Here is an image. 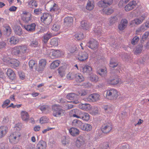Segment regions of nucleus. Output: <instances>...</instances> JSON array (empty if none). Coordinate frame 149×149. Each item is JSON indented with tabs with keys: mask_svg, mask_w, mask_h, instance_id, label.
Listing matches in <instances>:
<instances>
[{
	"mask_svg": "<svg viewBox=\"0 0 149 149\" xmlns=\"http://www.w3.org/2000/svg\"><path fill=\"white\" fill-rule=\"evenodd\" d=\"M149 27V24L146 22L143 25H142L141 27V29L143 30H145Z\"/></svg>",
	"mask_w": 149,
	"mask_h": 149,
	"instance_id": "62",
	"label": "nucleus"
},
{
	"mask_svg": "<svg viewBox=\"0 0 149 149\" xmlns=\"http://www.w3.org/2000/svg\"><path fill=\"white\" fill-rule=\"evenodd\" d=\"M13 29L15 33L17 36H21L23 33L22 29L19 26L15 25L13 28Z\"/></svg>",
	"mask_w": 149,
	"mask_h": 149,
	"instance_id": "28",
	"label": "nucleus"
},
{
	"mask_svg": "<svg viewBox=\"0 0 149 149\" xmlns=\"http://www.w3.org/2000/svg\"><path fill=\"white\" fill-rule=\"evenodd\" d=\"M66 97L68 99L74 100L72 102L74 104H76L79 103L78 100H76L77 98V95L76 94L73 93H68L66 96Z\"/></svg>",
	"mask_w": 149,
	"mask_h": 149,
	"instance_id": "16",
	"label": "nucleus"
},
{
	"mask_svg": "<svg viewBox=\"0 0 149 149\" xmlns=\"http://www.w3.org/2000/svg\"><path fill=\"white\" fill-rule=\"evenodd\" d=\"M19 41V39L18 37L13 36L10 38L9 42L11 45H14L18 44Z\"/></svg>",
	"mask_w": 149,
	"mask_h": 149,
	"instance_id": "30",
	"label": "nucleus"
},
{
	"mask_svg": "<svg viewBox=\"0 0 149 149\" xmlns=\"http://www.w3.org/2000/svg\"><path fill=\"white\" fill-rule=\"evenodd\" d=\"M27 6L30 8H34L38 6V4L36 1L31 0L27 2Z\"/></svg>",
	"mask_w": 149,
	"mask_h": 149,
	"instance_id": "34",
	"label": "nucleus"
},
{
	"mask_svg": "<svg viewBox=\"0 0 149 149\" xmlns=\"http://www.w3.org/2000/svg\"><path fill=\"white\" fill-rule=\"evenodd\" d=\"M69 132L70 134L73 136H77L79 133V131L78 129L73 127L70 129Z\"/></svg>",
	"mask_w": 149,
	"mask_h": 149,
	"instance_id": "37",
	"label": "nucleus"
},
{
	"mask_svg": "<svg viewBox=\"0 0 149 149\" xmlns=\"http://www.w3.org/2000/svg\"><path fill=\"white\" fill-rule=\"evenodd\" d=\"M97 72L102 77H105L107 74V69L105 68L98 70L97 71Z\"/></svg>",
	"mask_w": 149,
	"mask_h": 149,
	"instance_id": "40",
	"label": "nucleus"
},
{
	"mask_svg": "<svg viewBox=\"0 0 149 149\" xmlns=\"http://www.w3.org/2000/svg\"><path fill=\"white\" fill-rule=\"evenodd\" d=\"M121 79L117 77L114 78L109 79L107 80V82L108 84L110 85H115L118 83L120 81Z\"/></svg>",
	"mask_w": 149,
	"mask_h": 149,
	"instance_id": "27",
	"label": "nucleus"
},
{
	"mask_svg": "<svg viewBox=\"0 0 149 149\" xmlns=\"http://www.w3.org/2000/svg\"><path fill=\"white\" fill-rule=\"evenodd\" d=\"M118 65V63L117 62L113 61L112 59L111 60L110 64L109 66L111 69H113L115 67H116Z\"/></svg>",
	"mask_w": 149,
	"mask_h": 149,
	"instance_id": "50",
	"label": "nucleus"
},
{
	"mask_svg": "<svg viewBox=\"0 0 149 149\" xmlns=\"http://www.w3.org/2000/svg\"><path fill=\"white\" fill-rule=\"evenodd\" d=\"M87 94V92L84 90H80L78 92L77 94V96H84L86 95Z\"/></svg>",
	"mask_w": 149,
	"mask_h": 149,
	"instance_id": "53",
	"label": "nucleus"
},
{
	"mask_svg": "<svg viewBox=\"0 0 149 149\" xmlns=\"http://www.w3.org/2000/svg\"><path fill=\"white\" fill-rule=\"evenodd\" d=\"M24 29L27 31L30 32H33L35 31L36 24L34 23H32L30 24L24 25Z\"/></svg>",
	"mask_w": 149,
	"mask_h": 149,
	"instance_id": "22",
	"label": "nucleus"
},
{
	"mask_svg": "<svg viewBox=\"0 0 149 149\" xmlns=\"http://www.w3.org/2000/svg\"><path fill=\"white\" fill-rule=\"evenodd\" d=\"M66 68V66L64 65L59 67L58 69V73L61 77H63L65 76Z\"/></svg>",
	"mask_w": 149,
	"mask_h": 149,
	"instance_id": "29",
	"label": "nucleus"
},
{
	"mask_svg": "<svg viewBox=\"0 0 149 149\" xmlns=\"http://www.w3.org/2000/svg\"><path fill=\"white\" fill-rule=\"evenodd\" d=\"M49 121V119L46 116L41 117L40 119V122L41 124H44L48 123Z\"/></svg>",
	"mask_w": 149,
	"mask_h": 149,
	"instance_id": "47",
	"label": "nucleus"
},
{
	"mask_svg": "<svg viewBox=\"0 0 149 149\" xmlns=\"http://www.w3.org/2000/svg\"><path fill=\"white\" fill-rule=\"evenodd\" d=\"M88 47L92 49H96L97 47L98 42L93 39H91L88 43Z\"/></svg>",
	"mask_w": 149,
	"mask_h": 149,
	"instance_id": "21",
	"label": "nucleus"
},
{
	"mask_svg": "<svg viewBox=\"0 0 149 149\" xmlns=\"http://www.w3.org/2000/svg\"><path fill=\"white\" fill-rule=\"evenodd\" d=\"M144 19V17L141 16L139 18H136L132 20L131 22V24H139L141 23Z\"/></svg>",
	"mask_w": 149,
	"mask_h": 149,
	"instance_id": "36",
	"label": "nucleus"
},
{
	"mask_svg": "<svg viewBox=\"0 0 149 149\" xmlns=\"http://www.w3.org/2000/svg\"><path fill=\"white\" fill-rule=\"evenodd\" d=\"M75 145L78 148H84L86 146L85 139L84 137L81 136L78 137L75 142Z\"/></svg>",
	"mask_w": 149,
	"mask_h": 149,
	"instance_id": "9",
	"label": "nucleus"
},
{
	"mask_svg": "<svg viewBox=\"0 0 149 149\" xmlns=\"http://www.w3.org/2000/svg\"><path fill=\"white\" fill-rule=\"evenodd\" d=\"M8 129L7 126L4 125L0 127V131L5 136L8 132Z\"/></svg>",
	"mask_w": 149,
	"mask_h": 149,
	"instance_id": "43",
	"label": "nucleus"
},
{
	"mask_svg": "<svg viewBox=\"0 0 149 149\" xmlns=\"http://www.w3.org/2000/svg\"><path fill=\"white\" fill-rule=\"evenodd\" d=\"M112 129V127L109 123H107L103 124L101 130L104 133H107L110 132Z\"/></svg>",
	"mask_w": 149,
	"mask_h": 149,
	"instance_id": "17",
	"label": "nucleus"
},
{
	"mask_svg": "<svg viewBox=\"0 0 149 149\" xmlns=\"http://www.w3.org/2000/svg\"><path fill=\"white\" fill-rule=\"evenodd\" d=\"M62 144L64 145H66L69 143L70 142V139L66 138L65 136H63L62 137L61 141Z\"/></svg>",
	"mask_w": 149,
	"mask_h": 149,
	"instance_id": "49",
	"label": "nucleus"
},
{
	"mask_svg": "<svg viewBox=\"0 0 149 149\" xmlns=\"http://www.w3.org/2000/svg\"><path fill=\"white\" fill-rule=\"evenodd\" d=\"M22 20L25 22H28L31 20V15L29 12L24 11L21 14Z\"/></svg>",
	"mask_w": 149,
	"mask_h": 149,
	"instance_id": "14",
	"label": "nucleus"
},
{
	"mask_svg": "<svg viewBox=\"0 0 149 149\" xmlns=\"http://www.w3.org/2000/svg\"><path fill=\"white\" fill-rule=\"evenodd\" d=\"M52 34L50 33H47L44 35L43 41L45 43H46L48 40L51 37Z\"/></svg>",
	"mask_w": 149,
	"mask_h": 149,
	"instance_id": "44",
	"label": "nucleus"
},
{
	"mask_svg": "<svg viewBox=\"0 0 149 149\" xmlns=\"http://www.w3.org/2000/svg\"><path fill=\"white\" fill-rule=\"evenodd\" d=\"M59 39L56 38H54L51 40L50 45L52 46H57L58 44Z\"/></svg>",
	"mask_w": 149,
	"mask_h": 149,
	"instance_id": "41",
	"label": "nucleus"
},
{
	"mask_svg": "<svg viewBox=\"0 0 149 149\" xmlns=\"http://www.w3.org/2000/svg\"><path fill=\"white\" fill-rule=\"evenodd\" d=\"M62 52L58 50H51L49 54V56L51 58H58L62 55Z\"/></svg>",
	"mask_w": 149,
	"mask_h": 149,
	"instance_id": "13",
	"label": "nucleus"
},
{
	"mask_svg": "<svg viewBox=\"0 0 149 149\" xmlns=\"http://www.w3.org/2000/svg\"><path fill=\"white\" fill-rule=\"evenodd\" d=\"M73 18L71 17H65L64 20V22L67 24H69L72 23Z\"/></svg>",
	"mask_w": 149,
	"mask_h": 149,
	"instance_id": "48",
	"label": "nucleus"
},
{
	"mask_svg": "<svg viewBox=\"0 0 149 149\" xmlns=\"http://www.w3.org/2000/svg\"><path fill=\"white\" fill-rule=\"evenodd\" d=\"M75 37L78 40H81L83 39L84 36L82 33H77L75 35Z\"/></svg>",
	"mask_w": 149,
	"mask_h": 149,
	"instance_id": "56",
	"label": "nucleus"
},
{
	"mask_svg": "<svg viewBox=\"0 0 149 149\" xmlns=\"http://www.w3.org/2000/svg\"><path fill=\"white\" fill-rule=\"evenodd\" d=\"M75 79L77 82H81L84 81V78L80 73H77L75 74Z\"/></svg>",
	"mask_w": 149,
	"mask_h": 149,
	"instance_id": "32",
	"label": "nucleus"
},
{
	"mask_svg": "<svg viewBox=\"0 0 149 149\" xmlns=\"http://www.w3.org/2000/svg\"><path fill=\"white\" fill-rule=\"evenodd\" d=\"M60 61L58 60H56L54 61L50 65V68L51 69H54L58 67L60 63Z\"/></svg>",
	"mask_w": 149,
	"mask_h": 149,
	"instance_id": "39",
	"label": "nucleus"
},
{
	"mask_svg": "<svg viewBox=\"0 0 149 149\" xmlns=\"http://www.w3.org/2000/svg\"><path fill=\"white\" fill-rule=\"evenodd\" d=\"M142 49V47L141 46H139L138 47H137L136 48V49L135 51V53L136 54H140L141 52Z\"/></svg>",
	"mask_w": 149,
	"mask_h": 149,
	"instance_id": "63",
	"label": "nucleus"
},
{
	"mask_svg": "<svg viewBox=\"0 0 149 149\" xmlns=\"http://www.w3.org/2000/svg\"><path fill=\"white\" fill-rule=\"evenodd\" d=\"M21 136L20 133L18 132H13L8 136V139L10 143L15 144L19 141Z\"/></svg>",
	"mask_w": 149,
	"mask_h": 149,
	"instance_id": "4",
	"label": "nucleus"
},
{
	"mask_svg": "<svg viewBox=\"0 0 149 149\" xmlns=\"http://www.w3.org/2000/svg\"><path fill=\"white\" fill-rule=\"evenodd\" d=\"M106 97L110 100L116 99L119 96L118 91L115 89H111L106 91Z\"/></svg>",
	"mask_w": 149,
	"mask_h": 149,
	"instance_id": "5",
	"label": "nucleus"
},
{
	"mask_svg": "<svg viewBox=\"0 0 149 149\" xmlns=\"http://www.w3.org/2000/svg\"><path fill=\"white\" fill-rule=\"evenodd\" d=\"M98 113V109L97 107H95L90 112L91 114L92 115H95Z\"/></svg>",
	"mask_w": 149,
	"mask_h": 149,
	"instance_id": "58",
	"label": "nucleus"
},
{
	"mask_svg": "<svg viewBox=\"0 0 149 149\" xmlns=\"http://www.w3.org/2000/svg\"><path fill=\"white\" fill-rule=\"evenodd\" d=\"M50 109L49 106L47 105H43L40 107V109L42 111H49Z\"/></svg>",
	"mask_w": 149,
	"mask_h": 149,
	"instance_id": "52",
	"label": "nucleus"
},
{
	"mask_svg": "<svg viewBox=\"0 0 149 149\" xmlns=\"http://www.w3.org/2000/svg\"><path fill=\"white\" fill-rule=\"evenodd\" d=\"M139 40V38L138 36H136L132 40L131 43L132 45H135L137 42Z\"/></svg>",
	"mask_w": 149,
	"mask_h": 149,
	"instance_id": "59",
	"label": "nucleus"
},
{
	"mask_svg": "<svg viewBox=\"0 0 149 149\" xmlns=\"http://www.w3.org/2000/svg\"><path fill=\"white\" fill-rule=\"evenodd\" d=\"M113 10L111 8H104L101 11V13L103 14L109 15L113 13Z\"/></svg>",
	"mask_w": 149,
	"mask_h": 149,
	"instance_id": "35",
	"label": "nucleus"
},
{
	"mask_svg": "<svg viewBox=\"0 0 149 149\" xmlns=\"http://www.w3.org/2000/svg\"><path fill=\"white\" fill-rule=\"evenodd\" d=\"M95 7V3L93 1H88L86 6V9L88 10H92Z\"/></svg>",
	"mask_w": 149,
	"mask_h": 149,
	"instance_id": "33",
	"label": "nucleus"
},
{
	"mask_svg": "<svg viewBox=\"0 0 149 149\" xmlns=\"http://www.w3.org/2000/svg\"><path fill=\"white\" fill-rule=\"evenodd\" d=\"M81 26L82 29L87 30L90 28V25L86 21H82L81 22Z\"/></svg>",
	"mask_w": 149,
	"mask_h": 149,
	"instance_id": "42",
	"label": "nucleus"
},
{
	"mask_svg": "<svg viewBox=\"0 0 149 149\" xmlns=\"http://www.w3.org/2000/svg\"><path fill=\"white\" fill-rule=\"evenodd\" d=\"M88 56L86 52H82L80 53L78 56V59L81 61H83L88 58Z\"/></svg>",
	"mask_w": 149,
	"mask_h": 149,
	"instance_id": "25",
	"label": "nucleus"
},
{
	"mask_svg": "<svg viewBox=\"0 0 149 149\" xmlns=\"http://www.w3.org/2000/svg\"><path fill=\"white\" fill-rule=\"evenodd\" d=\"M29 63L30 67L32 69L34 66L36 64V62L33 60H31L29 62Z\"/></svg>",
	"mask_w": 149,
	"mask_h": 149,
	"instance_id": "61",
	"label": "nucleus"
},
{
	"mask_svg": "<svg viewBox=\"0 0 149 149\" xmlns=\"http://www.w3.org/2000/svg\"><path fill=\"white\" fill-rule=\"evenodd\" d=\"M73 124L76 127L79 128L82 130L87 132L90 131L92 129V126L90 124L84 123L79 120L75 119L72 122Z\"/></svg>",
	"mask_w": 149,
	"mask_h": 149,
	"instance_id": "2",
	"label": "nucleus"
},
{
	"mask_svg": "<svg viewBox=\"0 0 149 149\" xmlns=\"http://www.w3.org/2000/svg\"><path fill=\"white\" fill-rule=\"evenodd\" d=\"M101 98L100 95L96 93L90 95L85 100L89 102H95L99 100Z\"/></svg>",
	"mask_w": 149,
	"mask_h": 149,
	"instance_id": "6",
	"label": "nucleus"
},
{
	"mask_svg": "<svg viewBox=\"0 0 149 149\" xmlns=\"http://www.w3.org/2000/svg\"><path fill=\"white\" fill-rule=\"evenodd\" d=\"M81 70L82 72L86 74H90L92 72V69L91 67L88 65H85L81 67Z\"/></svg>",
	"mask_w": 149,
	"mask_h": 149,
	"instance_id": "19",
	"label": "nucleus"
},
{
	"mask_svg": "<svg viewBox=\"0 0 149 149\" xmlns=\"http://www.w3.org/2000/svg\"><path fill=\"white\" fill-rule=\"evenodd\" d=\"M75 74L73 72H70L66 76L65 79L67 81H72L75 78Z\"/></svg>",
	"mask_w": 149,
	"mask_h": 149,
	"instance_id": "38",
	"label": "nucleus"
},
{
	"mask_svg": "<svg viewBox=\"0 0 149 149\" xmlns=\"http://www.w3.org/2000/svg\"><path fill=\"white\" fill-rule=\"evenodd\" d=\"M42 9L40 8H35L33 11V14L35 15H38L41 13Z\"/></svg>",
	"mask_w": 149,
	"mask_h": 149,
	"instance_id": "55",
	"label": "nucleus"
},
{
	"mask_svg": "<svg viewBox=\"0 0 149 149\" xmlns=\"http://www.w3.org/2000/svg\"><path fill=\"white\" fill-rule=\"evenodd\" d=\"M21 118L24 121H28L29 119V115L28 113L25 111H22L20 113Z\"/></svg>",
	"mask_w": 149,
	"mask_h": 149,
	"instance_id": "26",
	"label": "nucleus"
},
{
	"mask_svg": "<svg viewBox=\"0 0 149 149\" xmlns=\"http://www.w3.org/2000/svg\"><path fill=\"white\" fill-rule=\"evenodd\" d=\"M89 80L92 82H96L98 80V77L95 74H92L89 77Z\"/></svg>",
	"mask_w": 149,
	"mask_h": 149,
	"instance_id": "45",
	"label": "nucleus"
},
{
	"mask_svg": "<svg viewBox=\"0 0 149 149\" xmlns=\"http://www.w3.org/2000/svg\"><path fill=\"white\" fill-rule=\"evenodd\" d=\"M113 3V0H103L100 1L98 5L100 7H104L105 6H109Z\"/></svg>",
	"mask_w": 149,
	"mask_h": 149,
	"instance_id": "18",
	"label": "nucleus"
},
{
	"mask_svg": "<svg viewBox=\"0 0 149 149\" xmlns=\"http://www.w3.org/2000/svg\"><path fill=\"white\" fill-rule=\"evenodd\" d=\"M47 61L45 59H41L39 61L38 67L36 68V70L40 73H42L44 70L46 65Z\"/></svg>",
	"mask_w": 149,
	"mask_h": 149,
	"instance_id": "10",
	"label": "nucleus"
},
{
	"mask_svg": "<svg viewBox=\"0 0 149 149\" xmlns=\"http://www.w3.org/2000/svg\"><path fill=\"white\" fill-rule=\"evenodd\" d=\"M6 74L8 78L10 79L13 80L16 78V75L14 72L10 68L8 69Z\"/></svg>",
	"mask_w": 149,
	"mask_h": 149,
	"instance_id": "23",
	"label": "nucleus"
},
{
	"mask_svg": "<svg viewBox=\"0 0 149 149\" xmlns=\"http://www.w3.org/2000/svg\"><path fill=\"white\" fill-rule=\"evenodd\" d=\"M38 42L37 40H35L32 41L30 43L29 45L31 47H36L38 46Z\"/></svg>",
	"mask_w": 149,
	"mask_h": 149,
	"instance_id": "54",
	"label": "nucleus"
},
{
	"mask_svg": "<svg viewBox=\"0 0 149 149\" xmlns=\"http://www.w3.org/2000/svg\"><path fill=\"white\" fill-rule=\"evenodd\" d=\"M29 50L27 45L22 44L13 48L11 49V53L12 54L19 56L28 53Z\"/></svg>",
	"mask_w": 149,
	"mask_h": 149,
	"instance_id": "1",
	"label": "nucleus"
},
{
	"mask_svg": "<svg viewBox=\"0 0 149 149\" xmlns=\"http://www.w3.org/2000/svg\"><path fill=\"white\" fill-rule=\"evenodd\" d=\"M3 60L4 62L7 63L11 67L14 68L18 67L19 65V61L16 59H10L7 61L5 60V58H3Z\"/></svg>",
	"mask_w": 149,
	"mask_h": 149,
	"instance_id": "11",
	"label": "nucleus"
},
{
	"mask_svg": "<svg viewBox=\"0 0 149 149\" xmlns=\"http://www.w3.org/2000/svg\"><path fill=\"white\" fill-rule=\"evenodd\" d=\"M128 21L126 19H122L118 25V29L120 31L123 30L126 27Z\"/></svg>",
	"mask_w": 149,
	"mask_h": 149,
	"instance_id": "24",
	"label": "nucleus"
},
{
	"mask_svg": "<svg viewBox=\"0 0 149 149\" xmlns=\"http://www.w3.org/2000/svg\"><path fill=\"white\" fill-rule=\"evenodd\" d=\"M50 6V11L52 13L58 15L59 13L58 5L53 1H51L49 2Z\"/></svg>",
	"mask_w": 149,
	"mask_h": 149,
	"instance_id": "8",
	"label": "nucleus"
},
{
	"mask_svg": "<svg viewBox=\"0 0 149 149\" xmlns=\"http://www.w3.org/2000/svg\"><path fill=\"white\" fill-rule=\"evenodd\" d=\"M10 100L9 99H7L5 100L2 105V107L3 108H4L7 106L10 103Z\"/></svg>",
	"mask_w": 149,
	"mask_h": 149,
	"instance_id": "57",
	"label": "nucleus"
},
{
	"mask_svg": "<svg viewBox=\"0 0 149 149\" xmlns=\"http://www.w3.org/2000/svg\"><path fill=\"white\" fill-rule=\"evenodd\" d=\"M60 27L59 25L57 24L56 23L53 25L52 29L55 31H58L59 30Z\"/></svg>",
	"mask_w": 149,
	"mask_h": 149,
	"instance_id": "60",
	"label": "nucleus"
},
{
	"mask_svg": "<svg viewBox=\"0 0 149 149\" xmlns=\"http://www.w3.org/2000/svg\"><path fill=\"white\" fill-rule=\"evenodd\" d=\"M72 116L81 119L87 122L90 119V116L87 113L83 112L80 113L79 116H77L75 114L73 115Z\"/></svg>",
	"mask_w": 149,
	"mask_h": 149,
	"instance_id": "12",
	"label": "nucleus"
},
{
	"mask_svg": "<svg viewBox=\"0 0 149 149\" xmlns=\"http://www.w3.org/2000/svg\"><path fill=\"white\" fill-rule=\"evenodd\" d=\"M47 143L45 141H40L37 145L36 149H46Z\"/></svg>",
	"mask_w": 149,
	"mask_h": 149,
	"instance_id": "31",
	"label": "nucleus"
},
{
	"mask_svg": "<svg viewBox=\"0 0 149 149\" xmlns=\"http://www.w3.org/2000/svg\"><path fill=\"white\" fill-rule=\"evenodd\" d=\"M137 5L136 1L133 0L130 1L125 7V10L127 12L135 8Z\"/></svg>",
	"mask_w": 149,
	"mask_h": 149,
	"instance_id": "15",
	"label": "nucleus"
},
{
	"mask_svg": "<svg viewBox=\"0 0 149 149\" xmlns=\"http://www.w3.org/2000/svg\"><path fill=\"white\" fill-rule=\"evenodd\" d=\"M22 127V124L21 123H18L16 124L15 128L17 130H20Z\"/></svg>",
	"mask_w": 149,
	"mask_h": 149,
	"instance_id": "64",
	"label": "nucleus"
},
{
	"mask_svg": "<svg viewBox=\"0 0 149 149\" xmlns=\"http://www.w3.org/2000/svg\"><path fill=\"white\" fill-rule=\"evenodd\" d=\"M52 109L53 115L54 117H58L65 115V110L59 105L54 104L52 106Z\"/></svg>",
	"mask_w": 149,
	"mask_h": 149,
	"instance_id": "3",
	"label": "nucleus"
},
{
	"mask_svg": "<svg viewBox=\"0 0 149 149\" xmlns=\"http://www.w3.org/2000/svg\"><path fill=\"white\" fill-rule=\"evenodd\" d=\"M4 28L7 34L8 35H10L12 32V29L10 26L8 25H6L5 26Z\"/></svg>",
	"mask_w": 149,
	"mask_h": 149,
	"instance_id": "51",
	"label": "nucleus"
},
{
	"mask_svg": "<svg viewBox=\"0 0 149 149\" xmlns=\"http://www.w3.org/2000/svg\"><path fill=\"white\" fill-rule=\"evenodd\" d=\"M78 107L79 109L86 111H90L92 108L91 105L88 103L80 104Z\"/></svg>",
	"mask_w": 149,
	"mask_h": 149,
	"instance_id": "20",
	"label": "nucleus"
},
{
	"mask_svg": "<svg viewBox=\"0 0 149 149\" xmlns=\"http://www.w3.org/2000/svg\"><path fill=\"white\" fill-rule=\"evenodd\" d=\"M41 20L45 24L48 25L52 21V16L48 13H44L41 17Z\"/></svg>",
	"mask_w": 149,
	"mask_h": 149,
	"instance_id": "7",
	"label": "nucleus"
},
{
	"mask_svg": "<svg viewBox=\"0 0 149 149\" xmlns=\"http://www.w3.org/2000/svg\"><path fill=\"white\" fill-rule=\"evenodd\" d=\"M109 147L107 143H104L100 144L97 147V149H107Z\"/></svg>",
	"mask_w": 149,
	"mask_h": 149,
	"instance_id": "46",
	"label": "nucleus"
}]
</instances>
